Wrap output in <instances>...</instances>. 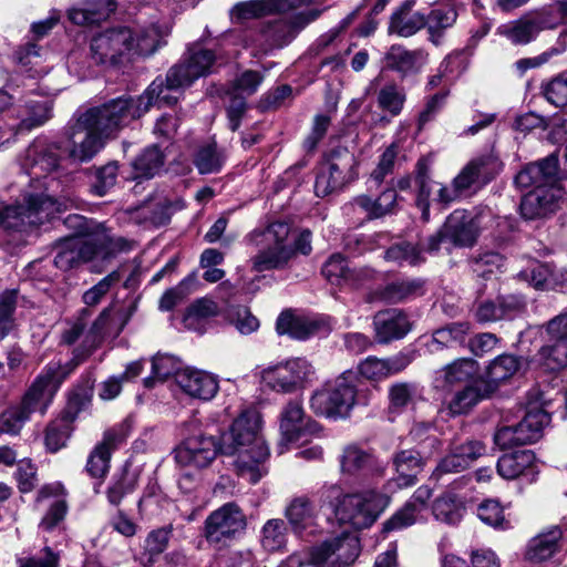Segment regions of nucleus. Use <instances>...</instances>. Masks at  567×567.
<instances>
[{
    "instance_id": "49530a36",
    "label": "nucleus",
    "mask_w": 567,
    "mask_h": 567,
    "mask_svg": "<svg viewBox=\"0 0 567 567\" xmlns=\"http://www.w3.org/2000/svg\"><path fill=\"white\" fill-rule=\"evenodd\" d=\"M457 10L454 4H445L431 10L426 18L427 31L430 40L434 44H439L446 29L454 25L457 19Z\"/></svg>"
},
{
    "instance_id": "9d476101",
    "label": "nucleus",
    "mask_w": 567,
    "mask_h": 567,
    "mask_svg": "<svg viewBox=\"0 0 567 567\" xmlns=\"http://www.w3.org/2000/svg\"><path fill=\"white\" fill-rule=\"evenodd\" d=\"M357 390L352 383V373H342L326 382L310 398V409L315 414L328 419L347 417L355 404Z\"/></svg>"
},
{
    "instance_id": "f03ea898",
    "label": "nucleus",
    "mask_w": 567,
    "mask_h": 567,
    "mask_svg": "<svg viewBox=\"0 0 567 567\" xmlns=\"http://www.w3.org/2000/svg\"><path fill=\"white\" fill-rule=\"evenodd\" d=\"M126 125L114 100L75 115L66 130L70 157L80 162L90 161L103 148L106 138Z\"/></svg>"
},
{
    "instance_id": "a878e982",
    "label": "nucleus",
    "mask_w": 567,
    "mask_h": 567,
    "mask_svg": "<svg viewBox=\"0 0 567 567\" xmlns=\"http://www.w3.org/2000/svg\"><path fill=\"white\" fill-rule=\"evenodd\" d=\"M373 326L375 339L382 344L404 338L412 328L408 316L398 309L378 312L374 316Z\"/></svg>"
},
{
    "instance_id": "39448f33",
    "label": "nucleus",
    "mask_w": 567,
    "mask_h": 567,
    "mask_svg": "<svg viewBox=\"0 0 567 567\" xmlns=\"http://www.w3.org/2000/svg\"><path fill=\"white\" fill-rule=\"evenodd\" d=\"M61 205L41 187L33 185L23 189L13 204L0 205V229L22 233L38 227L50 220Z\"/></svg>"
},
{
    "instance_id": "58836bf2",
    "label": "nucleus",
    "mask_w": 567,
    "mask_h": 567,
    "mask_svg": "<svg viewBox=\"0 0 567 567\" xmlns=\"http://www.w3.org/2000/svg\"><path fill=\"white\" fill-rule=\"evenodd\" d=\"M321 327L318 320L296 317L290 311H284L277 319L276 330L279 334H288L297 340H306L317 333Z\"/></svg>"
},
{
    "instance_id": "2eb2a0df",
    "label": "nucleus",
    "mask_w": 567,
    "mask_h": 567,
    "mask_svg": "<svg viewBox=\"0 0 567 567\" xmlns=\"http://www.w3.org/2000/svg\"><path fill=\"white\" fill-rule=\"evenodd\" d=\"M360 543L357 534L343 530L312 547L309 564L323 567H348L358 558Z\"/></svg>"
},
{
    "instance_id": "5701e85b",
    "label": "nucleus",
    "mask_w": 567,
    "mask_h": 567,
    "mask_svg": "<svg viewBox=\"0 0 567 567\" xmlns=\"http://www.w3.org/2000/svg\"><path fill=\"white\" fill-rule=\"evenodd\" d=\"M176 382L185 394L202 401L212 400L219 390L218 380L214 374L193 368L177 372Z\"/></svg>"
},
{
    "instance_id": "7c9ffc66",
    "label": "nucleus",
    "mask_w": 567,
    "mask_h": 567,
    "mask_svg": "<svg viewBox=\"0 0 567 567\" xmlns=\"http://www.w3.org/2000/svg\"><path fill=\"white\" fill-rule=\"evenodd\" d=\"M385 66L403 76L420 72L427 63L424 50H408L402 45H392L384 56Z\"/></svg>"
},
{
    "instance_id": "f8f14e48",
    "label": "nucleus",
    "mask_w": 567,
    "mask_h": 567,
    "mask_svg": "<svg viewBox=\"0 0 567 567\" xmlns=\"http://www.w3.org/2000/svg\"><path fill=\"white\" fill-rule=\"evenodd\" d=\"M260 378L278 393H295L316 379V369L305 358H290L262 369Z\"/></svg>"
},
{
    "instance_id": "de8ad7c7",
    "label": "nucleus",
    "mask_w": 567,
    "mask_h": 567,
    "mask_svg": "<svg viewBox=\"0 0 567 567\" xmlns=\"http://www.w3.org/2000/svg\"><path fill=\"white\" fill-rule=\"evenodd\" d=\"M432 512L437 520L455 525L463 517L464 504L456 495L446 492L434 501Z\"/></svg>"
},
{
    "instance_id": "20e7f679",
    "label": "nucleus",
    "mask_w": 567,
    "mask_h": 567,
    "mask_svg": "<svg viewBox=\"0 0 567 567\" xmlns=\"http://www.w3.org/2000/svg\"><path fill=\"white\" fill-rule=\"evenodd\" d=\"M558 179V157L546 158L528 164L515 177L522 188L535 186L520 202V213L525 219L543 218L555 212L559 190L555 188Z\"/></svg>"
},
{
    "instance_id": "4c0bfd02",
    "label": "nucleus",
    "mask_w": 567,
    "mask_h": 567,
    "mask_svg": "<svg viewBox=\"0 0 567 567\" xmlns=\"http://www.w3.org/2000/svg\"><path fill=\"white\" fill-rule=\"evenodd\" d=\"M52 102L50 100H28L18 110L20 120L17 131L29 132L43 125L52 115Z\"/></svg>"
},
{
    "instance_id": "7ed1b4c3",
    "label": "nucleus",
    "mask_w": 567,
    "mask_h": 567,
    "mask_svg": "<svg viewBox=\"0 0 567 567\" xmlns=\"http://www.w3.org/2000/svg\"><path fill=\"white\" fill-rule=\"evenodd\" d=\"M71 363H48L27 390L20 404L1 413L0 431L18 434L32 413L43 415L64 379L72 372Z\"/></svg>"
},
{
    "instance_id": "338daca9",
    "label": "nucleus",
    "mask_w": 567,
    "mask_h": 567,
    "mask_svg": "<svg viewBox=\"0 0 567 567\" xmlns=\"http://www.w3.org/2000/svg\"><path fill=\"white\" fill-rule=\"evenodd\" d=\"M477 516L489 526L502 529L509 528V522L505 518L503 508L496 501L488 499L483 502L477 508Z\"/></svg>"
},
{
    "instance_id": "423d86ee",
    "label": "nucleus",
    "mask_w": 567,
    "mask_h": 567,
    "mask_svg": "<svg viewBox=\"0 0 567 567\" xmlns=\"http://www.w3.org/2000/svg\"><path fill=\"white\" fill-rule=\"evenodd\" d=\"M246 240L258 247L257 254L250 258L251 269L256 272L284 269L295 257L287 223L276 221L264 229H255Z\"/></svg>"
},
{
    "instance_id": "2f4dec72",
    "label": "nucleus",
    "mask_w": 567,
    "mask_h": 567,
    "mask_svg": "<svg viewBox=\"0 0 567 567\" xmlns=\"http://www.w3.org/2000/svg\"><path fill=\"white\" fill-rule=\"evenodd\" d=\"M425 457L414 450H402L394 454L393 466L395 468L394 483L399 488L410 487L416 484L417 475L422 472Z\"/></svg>"
},
{
    "instance_id": "b1692460",
    "label": "nucleus",
    "mask_w": 567,
    "mask_h": 567,
    "mask_svg": "<svg viewBox=\"0 0 567 567\" xmlns=\"http://www.w3.org/2000/svg\"><path fill=\"white\" fill-rule=\"evenodd\" d=\"M502 169L499 159L492 155H484L470 162L454 178L453 185L460 193L476 184L489 182Z\"/></svg>"
},
{
    "instance_id": "3c124183",
    "label": "nucleus",
    "mask_w": 567,
    "mask_h": 567,
    "mask_svg": "<svg viewBox=\"0 0 567 567\" xmlns=\"http://www.w3.org/2000/svg\"><path fill=\"white\" fill-rule=\"evenodd\" d=\"M171 536V529L163 527L152 530L144 544V550L141 554L140 561L143 566H152L156 558L166 549Z\"/></svg>"
},
{
    "instance_id": "052dcab7",
    "label": "nucleus",
    "mask_w": 567,
    "mask_h": 567,
    "mask_svg": "<svg viewBox=\"0 0 567 567\" xmlns=\"http://www.w3.org/2000/svg\"><path fill=\"white\" fill-rule=\"evenodd\" d=\"M416 183L419 185L417 206L423 212V218L429 217V199L435 196L436 182H433L427 176V166L423 159L416 164Z\"/></svg>"
},
{
    "instance_id": "cd10ccee",
    "label": "nucleus",
    "mask_w": 567,
    "mask_h": 567,
    "mask_svg": "<svg viewBox=\"0 0 567 567\" xmlns=\"http://www.w3.org/2000/svg\"><path fill=\"white\" fill-rule=\"evenodd\" d=\"M94 249V243H90L89 237L66 238L58 246L54 265L59 269L68 271L78 267L81 262L93 260Z\"/></svg>"
},
{
    "instance_id": "412c9836",
    "label": "nucleus",
    "mask_w": 567,
    "mask_h": 567,
    "mask_svg": "<svg viewBox=\"0 0 567 567\" xmlns=\"http://www.w3.org/2000/svg\"><path fill=\"white\" fill-rule=\"evenodd\" d=\"M322 275L340 288H358L373 278L374 271L369 267L350 268L340 254L332 255L322 267Z\"/></svg>"
},
{
    "instance_id": "0e129e2a",
    "label": "nucleus",
    "mask_w": 567,
    "mask_h": 567,
    "mask_svg": "<svg viewBox=\"0 0 567 567\" xmlns=\"http://www.w3.org/2000/svg\"><path fill=\"white\" fill-rule=\"evenodd\" d=\"M264 79L265 75L262 73L255 70H246L231 82V93L240 97L251 96L258 91Z\"/></svg>"
},
{
    "instance_id": "e2e57ef3",
    "label": "nucleus",
    "mask_w": 567,
    "mask_h": 567,
    "mask_svg": "<svg viewBox=\"0 0 567 567\" xmlns=\"http://www.w3.org/2000/svg\"><path fill=\"white\" fill-rule=\"evenodd\" d=\"M18 290H6L0 295V340H2L14 327V310L17 306Z\"/></svg>"
},
{
    "instance_id": "6e6d98bb",
    "label": "nucleus",
    "mask_w": 567,
    "mask_h": 567,
    "mask_svg": "<svg viewBox=\"0 0 567 567\" xmlns=\"http://www.w3.org/2000/svg\"><path fill=\"white\" fill-rule=\"evenodd\" d=\"M194 164L200 174L216 173L224 164V156L215 143H207L198 148Z\"/></svg>"
},
{
    "instance_id": "e433bc0d",
    "label": "nucleus",
    "mask_w": 567,
    "mask_h": 567,
    "mask_svg": "<svg viewBox=\"0 0 567 567\" xmlns=\"http://www.w3.org/2000/svg\"><path fill=\"white\" fill-rule=\"evenodd\" d=\"M163 44V34L156 25L132 30V39L128 42L130 62L134 58H146L154 54Z\"/></svg>"
},
{
    "instance_id": "c9c22d12",
    "label": "nucleus",
    "mask_w": 567,
    "mask_h": 567,
    "mask_svg": "<svg viewBox=\"0 0 567 567\" xmlns=\"http://www.w3.org/2000/svg\"><path fill=\"white\" fill-rule=\"evenodd\" d=\"M396 199V192L394 189H386L375 199L367 195H360L350 205L354 212L364 214L368 219H374L392 213Z\"/></svg>"
},
{
    "instance_id": "a18cd8bd",
    "label": "nucleus",
    "mask_w": 567,
    "mask_h": 567,
    "mask_svg": "<svg viewBox=\"0 0 567 567\" xmlns=\"http://www.w3.org/2000/svg\"><path fill=\"white\" fill-rule=\"evenodd\" d=\"M517 278L535 289L548 290L555 288L557 279L550 265L533 260L517 274Z\"/></svg>"
},
{
    "instance_id": "a211bd4d",
    "label": "nucleus",
    "mask_w": 567,
    "mask_h": 567,
    "mask_svg": "<svg viewBox=\"0 0 567 567\" xmlns=\"http://www.w3.org/2000/svg\"><path fill=\"white\" fill-rule=\"evenodd\" d=\"M558 23L550 10L542 9L501 24L497 28V34L506 38L514 45H526L535 41L542 31L553 30Z\"/></svg>"
},
{
    "instance_id": "bb28decb",
    "label": "nucleus",
    "mask_w": 567,
    "mask_h": 567,
    "mask_svg": "<svg viewBox=\"0 0 567 567\" xmlns=\"http://www.w3.org/2000/svg\"><path fill=\"white\" fill-rule=\"evenodd\" d=\"M563 532L551 526L532 537L525 548L524 557L532 564H542L551 559L561 549Z\"/></svg>"
},
{
    "instance_id": "ddd939ff",
    "label": "nucleus",
    "mask_w": 567,
    "mask_h": 567,
    "mask_svg": "<svg viewBox=\"0 0 567 567\" xmlns=\"http://www.w3.org/2000/svg\"><path fill=\"white\" fill-rule=\"evenodd\" d=\"M355 165V156L346 147L331 151L327 161L319 168L315 182L316 195L326 197L352 182L357 177Z\"/></svg>"
},
{
    "instance_id": "09e8293b",
    "label": "nucleus",
    "mask_w": 567,
    "mask_h": 567,
    "mask_svg": "<svg viewBox=\"0 0 567 567\" xmlns=\"http://www.w3.org/2000/svg\"><path fill=\"white\" fill-rule=\"evenodd\" d=\"M422 399V393L416 383L395 382L389 388L390 408L402 411L413 406Z\"/></svg>"
},
{
    "instance_id": "0eeeda50",
    "label": "nucleus",
    "mask_w": 567,
    "mask_h": 567,
    "mask_svg": "<svg viewBox=\"0 0 567 567\" xmlns=\"http://www.w3.org/2000/svg\"><path fill=\"white\" fill-rule=\"evenodd\" d=\"M188 86L184 83L178 69L172 66L165 78H156L142 95L136 97L124 95L113 100L117 111L128 124L145 114L152 105L163 107L176 104L182 91Z\"/></svg>"
},
{
    "instance_id": "f257e3e1",
    "label": "nucleus",
    "mask_w": 567,
    "mask_h": 567,
    "mask_svg": "<svg viewBox=\"0 0 567 567\" xmlns=\"http://www.w3.org/2000/svg\"><path fill=\"white\" fill-rule=\"evenodd\" d=\"M260 421L257 411H244L218 437L221 454L236 456L234 465L237 473L251 484L267 473L264 463L269 456V449L259 434Z\"/></svg>"
},
{
    "instance_id": "ea45409f",
    "label": "nucleus",
    "mask_w": 567,
    "mask_h": 567,
    "mask_svg": "<svg viewBox=\"0 0 567 567\" xmlns=\"http://www.w3.org/2000/svg\"><path fill=\"white\" fill-rule=\"evenodd\" d=\"M519 368V361L512 354H502L495 358L487 367L482 381L487 393H493L498 385L512 378Z\"/></svg>"
},
{
    "instance_id": "72a5a7b5",
    "label": "nucleus",
    "mask_w": 567,
    "mask_h": 567,
    "mask_svg": "<svg viewBox=\"0 0 567 567\" xmlns=\"http://www.w3.org/2000/svg\"><path fill=\"white\" fill-rule=\"evenodd\" d=\"M415 0H405L392 13L389 23V33H395L400 37H411L425 27L426 17L420 12L413 11Z\"/></svg>"
},
{
    "instance_id": "69168bd1",
    "label": "nucleus",
    "mask_w": 567,
    "mask_h": 567,
    "mask_svg": "<svg viewBox=\"0 0 567 567\" xmlns=\"http://www.w3.org/2000/svg\"><path fill=\"white\" fill-rule=\"evenodd\" d=\"M384 258L400 265L408 264L410 266H415L423 260L421 250L409 243H399L391 246L385 251Z\"/></svg>"
},
{
    "instance_id": "9b49d317",
    "label": "nucleus",
    "mask_w": 567,
    "mask_h": 567,
    "mask_svg": "<svg viewBox=\"0 0 567 567\" xmlns=\"http://www.w3.org/2000/svg\"><path fill=\"white\" fill-rule=\"evenodd\" d=\"M385 504L384 497L374 491L346 494L338 499L334 516L341 526L363 529L377 520Z\"/></svg>"
},
{
    "instance_id": "680f3d73",
    "label": "nucleus",
    "mask_w": 567,
    "mask_h": 567,
    "mask_svg": "<svg viewBox=\"0 0 567 567\" xmlns=\"http://www.w3.org/2000/svg\"><path fill=\"white\" fill-rule=\"evenodd\" d=\"M178 361L169 354H156L152 360V375L144 379L146 388H152L155 380L163 381L172 374H177Z\"/></svg>"
},
{
    "instance_id": "6e6552de",
    "label": "nucleus",
    "mask_w": 567,
    "mask_h": 567,
    "mask_svg": "<svg viewBox=\"0 0 567 567\" xmlns=\"http://www.w3.org/2000/svg\"><path fill=\"white\" fill-rule=\"evenodd\" d=\"M326 1L318 4L303 6L302 11L295 13L290 19H279L265 23L248 45L267 53L290 43L296 35L323 12Z\"/></svg>"
},
{
    "instance_id": "6ab92c4d",
    "label": "nucleus",
    "mask_w": 567,
    "mask_h": 567,
    "mask_svg": "<svg viewBox=\"0 0 567 567\" xmlns=\"http://www.w3.org/2000/svg\"><path fill=\"white\" fill-rule=\"evenodd\" d=\"M246 516L236 503H226L212 512L205 522V536L210 543L233 539L245 530Z\"/></svg>"
},
{
    "instance_id": "c756f323",
    "label": "nucleus",
    "mask_w": 567,
    "mask_h": 567,
    "mask_svg": "<svg viewBox=\"0 0 567 567\" xmlns=\"http://www.w3.org/2000/svg\"><path fill=\"white\" fill-rule=\"evenodd\" d=\"M218 59L214 51L198 49L190 52L187 59L175 64L174 68L178 69L184 83L190 86L197 79L215 72L219 65Z\"/></svg>"
},
{
    "instance_id": "13d9d810",
    "label": "nucleus",
    "mask_w": 567,
    "mask_h": 567,
    "mask_svg": "<svg viewBox=\"0 0 567 567\" xmlns=\"http://www.w3.org/2000/svg\"><path fill=\"white\" fill-rule=\"evenodd\" d=\"M94 243V259H106L116 252L130 250V244L122 237H111L106 234H96L89 237Z\"/></svg>"
},
{
    "instance_id": "79ce46f5",
    "label": "nucleus",
    "mask_w": 567,
    "mask_h": 567,
    "mask_svg": "<svg viewBox=\"0 0 567 567\" xmlns=\"http://www.w3.org/2000/svg\"><path fill=\"white\" fill-rule=\"evenodd\" d=\"M535 455L529 450L515 451L504 454L497 462V472L505 480H515L525 471L532 468Z\"/></svg>"
},
{
    "instance_id": "473e14b6",
    "label": "nucleus",
    "mask_w": 567,
    "mask_h": 567,
    "mask_svg": "<svg viewBox=\"0 0 567 567\" xmlns=\"http://www.w3.org/2000/svg\"><path fill=\"white\" fill-rule=\"evenodd\" d=\"M286 517L296 535L312 536L317 532V516L311 502L306 497L293 499L286 509Z\"/></svg>"
},
{
    "instance_id": "f704fd0d",
    "label": "nucleus",
    "mask_w": 567,
    "mask_h": 567,
    "mask_svg": "<svg viewBox=\"0 0 567 567\" xmlns=\"http://www.w3.org/2000/svg\"><path fill=\"white\" fill-rule=\"evenodd\" d=\"M340 467L343 474L357 475L364 472H383L375 457L367 450L351 444L344 447L340 456Z\"/></svg>"
},
{
    "instance_id": "4be33fe9",
    "label": "nucleus",
    "mask_w": 567,
    "mask_h": 567,
    "mask_svg": "<svg viewBox=\"0 0 567 567\" xmlns=\"http://www.w3.org/2000/svg\"><path fill=\"white\" fill-rule=\"evenodd\" d=\"M414 360L412 352H399L389 358L369 355L358 365V372L369 381H383L404 371Z\"/></svg>"
},
{
    "instance_id": "37998d69",
    "label": "nucleus",
    "mask_w": 567,
    "mask_h": 567,
    "mask_svg": "<svg viewBox=\"0 0 567 567\" xmlns=\"http://www.w3.org/2000/svg\"><path fill=\"white\" fill-rule=\"evenodd\" d=\"M483 382H474L465 384V386L456 391L451 400L447 402V409L451 414L458 415L468 412L482 399L488 396L491 393L486 392V386H481Z\"/></svg>"
},
{
    "instance_id": "4468645a",
    "label": "nucleus",
    "mask_w": 567,
    "mask_h": 567,
    "mask_svg": "<svg viewBox=\"0 0 567 567\" xmlns=\"http://www.w3.org/2000/svg\"><path fill=\"white\" fill-rule=\"evenodd\" d=\"M132 29L112 28L95 34L90 42V58L103 68H120L130 63L128 42Z\"/></svg>"
},
{
    "instance_id": "1a4fd4ad",
    "label": "nucleus",
    "mask_w": 567,
    "mask_h": 567,
    "mask_svg": "<svg viewBox=\"0 0 567 567\" xmlns=\"http://www.w3.org/2000/svg\"><path fill=\"white\" fill-rule=\"evenodd\" d=\"M59 161L60 154L58 145L45 138H37L27 148L21 159V167L24 169L25 174L31 177V182L24 189L33 185L41 187L45 194L62 203L61 208L56 213L68 209L73 204L71 198L65 196L55 197L49 192L50 187L55 184L53 179L50 182L42 181V178H47V176L58 167Z\"/></svg>"
},
{
    "instance_id": "a19ab883",
    "label": "nucleus",
    "mask_w": 567,
    "mask_h": 567,
    "mask_svg": "<svg viewBox=\"0 0 567 567\" xmlns=\"http://www.w3.org/2000/svg\"><path fill=\"white\" fill-rule=\"evenodd\" d=\"M471 324L468 322H453L433 332L432 340L427 347L431 352L443 348L463 346L470 336Z\"/></svg>"
},
{
    "instance_id": "c85d7f7f",
    "label": "nucleus",
    "mask_w": 567,
    "mask_h": 567,
    "mask_svg": "<svg viewBox=\"0 0 567 567\" xmlns=\"http://www.w3.org/2000/svg\"><path fill=\"white\" fill-rule=\"evenodd\" d=\"M477 372V363L470 358L456 359L435 371L433 385L436 390L451 391L458 384H468Z\"/></svg>"
},
{
    "instance_id": "393cba45",
    "label": "nucleus",
    "mask_w": 567,
    "mask_h": 567,
    "mask_svg": "<svg viewBox=\"0 0 567 567\" xmlns=\"http://www.w3.org/2000/svg\"><path fill=\"white\" fill-rule=\"evenodd\" d=\"M431 496L432 489L429 486H420L405 505L384 522L383 532L400 530L415 524L426 509Z\"/></svg>"
},
{
    "instance_id": "bf43d9fd",
    "label": "nucleus",
    "mask_w": 567,
    "mask_h": 567,
    "mask_svg": "<svg viewBox=\"0 0 567 567\" xmlns=\"http://www.w3.org/2000/svg\"><path fill=\"white\" fill-rule=\"evenodd\" d=\"M405 92L394 83L384 85L378 94V105L392 116H398L405 102Z\"/></svg>"
},
{
    "instance_id": "774afa93",
    "label": "nucleus",
    "mask_w": 567,
    "mask_h": 567,
    "mask_svg": "<svg viewBox=\"0 0 567 567\" xmlns=\"http://www.w3.org/2000/svg\"><path fill=\"white\" fill-rule=\"evenodd\" d=\"M544 95L557 107L567 106V71L561 72L545 85Z\"/></svg>"
},
{
    "instance_id": "5fc2aeb1",
    "label": "nucleus",
    "mask_w": 567,
    "mask_h": 567,
    "mask_svg": "<svg viewBox=\"0 0 567 567\" xmlns=\"http://www.w3.org/2000/svg\"><path fill=\"white\" fill-rule=\"evenodd\" d=\"M537 362L547 370H559L567 365V341H548L537 353Z\"/></svg>"
},
{
    "instance_id": "c03bdc74",
    "label": "nucleus",
    "mask_w": 567,
    "mask_h": 567,
    "mask_svg": "<svg viewBox=\"0 0 567 567\" xmlns=\"http://www.w3.org/2000/svg\"><path fill=\"white\" fill-rule=\"evenodd\" d=\"M425 282L422 279H403L386 285L381 291V299L389 303L402 302L423 296Z\"/></svg>"
},
{
    "instance_id": "f3484780",
    "label": "nucleus",
    "mask_w": 567,
    "mask_h": 567,
    "mask_svg": "<svg viewBox=\"0 0 567 567\" xmlns=\"http://www.w3.org/2000/svg\"><path fill=\"white\" fill-rule=\"evenodd\" d=\"M218 454H221L219 441L208 432L186 437L174 450L177 465L194 470L210 466Z\"/></svg>"
},
{
    "instance_id": "aec40b11",
    "label": "nucleus",
    "mask_w": 567,
    "mask_h": 567,
    "mask_svg": "<svg viewBox=\"0 0 567 567\" xmlns=\"http://www.w3.org/2000/svg\"><path fill=\"white\" fill-rule=\"evenodd\" d=\"M280 433L285 443L299 441L307 434L320 432L316 421L306 417L302 403L297 400L289 401L280 413Z\"/></svg>"
},
{
    "instance_id": "8fccbe9b",
    "label": "nucleus",
    "mask_w": 567,
    "mask_h": 567,
    "mask_svg": "<svg viewBox=\"0 0 567 567\" xmlns=\"http://www.w3.org/2000/svg\"><path fill=\"white\" fill-rule=\"evenodd\" d=\"M550 422L547 412L540 409L530 410L524 419L517 424L519 433L523 434L526 444L538 441L542 436L543 429Z\"/></svg>"
},
{
    "instance_id": "864d4df0",
    "label": "nucleus",
    "mask_w": 567,
    "mask_h": 567,
    "mask_svg": "<svg viewBox=\"0 0 567 567\" xmlns=\"http://www.w3.org/2000/svg\"><path fill=\"white\" fill-rule=\"evenodd\" d=\"M164 164V157L157 146H151L134 161V178H151L155 176Z\"/></svg>"
},
{
    "instance_id": "603ef678",
    "label": "nucleus",
    "mask_w": 567,
    "mask_h": 567,
    "mask_svg": "<svg viewBox=\"0 0 567 567\" xmlns=\"http://www.w3.org/2000/svg\"><path fill=\"white\" fill-rule=\"evenodd\" d=\"M261 546L268 551H278L287 544V526L280 518L268 519L261 528Z\"/></svg>"
},
{
    "instance_id": "4d7b16f0",
    "label": "nucleus",
    "mask_w": 567,
    "mask_h": 567,
    "mask_svg": "<svg viewBox=\"0 0 567 567\" xmlns=\"http://www.w3.org/2000/svg\"><path fill=\"white\" fill-rule=\"evenodd\" d=\"M567 50V28L564 29L556 41V44L535 58H525L518 60L515 65L520 73L529 69L538 68L548 62L553 56L559 55Z\"/></svg>"
},
{
    "instance_id": "dca6fc26",
    "label": "nucleus",
    "mask_w": 567,
    "mask_h": 567,
    "mask_svg": "<svg viewBox=\"0 0 567 567\" xmlns=\"http://www.w3.org/2000/svg\"><path fill=\"white\" fill-rule=\"evenodd\" d=\"M477 237V227L465 210H454L445 220L444 225L427 239L425 250L435 252L441 245L449 249L452 247H470L474 245Z\"/></svg>"
}]
</instances>
